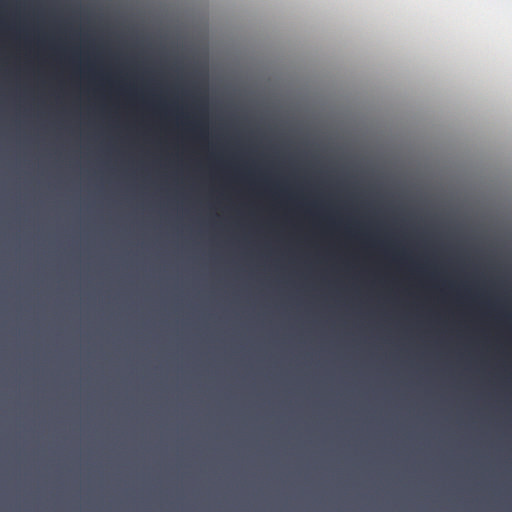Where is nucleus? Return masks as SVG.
<instances>
[{"mask_svg":"<svg viewBox=\"0 0 512 512\" xmlns=\"http://www.w3.org/2000/svg\"><path fill=\"white\" fill-rule=\"evenodd\" d=\"M417 209L419 210V209H420V206H417Z\"/></svg>","mask_w":512,"mask_h":512,"instance_id":"nucleus-3","label":"nucleus"},{"mask_svg":"<svg viewBox=\"0 0 512 512\" xmlns=\"http://www.w3.org/2000/svg\"><path fill=\"white\" fill-rule=\"evenodd\" d=\"M410 468H416V202L410 197L408 239Z\"/></svg>","mask_w":512,"mask_h":512,"instance_id":"nucleus-1","label":"nucleus"},{"mask_svg":"<svg viewBox=\"0 0 512 512\" xmlns=\"http://www.w3.org/2000/svg\"><path fill=\"white\" fill-rule=\"evenodd\" d=\"M418 242L420 241V227L418 226ZM420 272V254L418 253V273Z\"/></svg>","mask_w":512,"mask_h":512,"instance_id":"nucleus-2","label":"nucleus"}]
</instances>
